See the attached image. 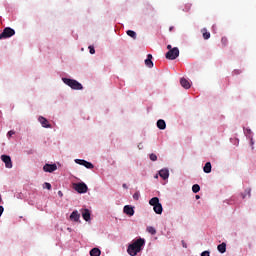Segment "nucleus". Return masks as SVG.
Here are the masks:
<instances>
[{
  "label": "nucleus",
  "mask_w": 256,
  "mask_h": 256,
  "mask_svg": "<svg viewBox=\"0 0 256 256\" xmlns=\"http://www.w3.org/2000/svg\"><path fill=\"white\" fill-rule=\"evenodd\" d=\"M144 246H145V239L138 238L132 241V243L128 245L127 253L130 256H136L137 253H141V251H143Z\"/></svg>",
  "instance_id": "1"
},
{
  "label": "nucleus",
  "mask_w": 256,
  "mask_h": 256,
  "mask_svg": "<svg viewBox=\"0 0 256 256\" xmlns=\"http://www.w3.org/2000/svg\"><path fill=\"white\" fill-rule=\"evenodd\" d=\"M62 81L63 83H65V85H68V87H71V89H74L76 91H81V89H83V85L77 82V80L63 78Z\"/></svg>",
  "instance_id": "2"
},
{
  "label": "nucleus",
  "mask_w": 256,
  "mask_h": 256,
  "mask_svg": "<svg viewBox=\"0 0 256 256\" xmlns=\"http://www.w3.org/2000/svg\"><path fill=\"white\" fill-rule=\"evenodd\" d=\"M15 35V30L11 27H6L0 34V39H9V37H13Z\"/></svg>",
  "instance_id": "3"
},
{
  "label": "nucleus",
  "mask_w": 256,
  "mask_h": 256,
  "mask_svg": "<svg viewBox=\"0 0 256 256\" xmlns=\"http://www.w3.org/2000/svg\"><path fill=\"white\" fill-rule=\"evenodd\" d=\"M177 57H179V48L177 47L172 48L166 53V59H169L170 61H174Z\"/></svg>",
  "instance_id": "4"
},
{
  "label": "nucleus",
  "mask_w": 256,
  "mask_h": 256,
  "mask_svg": "<svg viewBox=\"0 0 256 256\" xmlns=\"http://www.w3.org/2000/svg\"><path fill=\"white\" fill-rule=\"evenodd\" d=\"M73 189H75L77 193H87L88 187H87V184L80 182V183H74Z\"/></svg>",
  "instance_id": "5"
},
{
  "label": "nucleus",
  "mask_w": 256,
  "mask_h": 256,
  "mask_svg": "<svg viewBox=\"0 0 256 256\" xmlns=\"http://www.w3.org/2000/svg\"><path fill=\"white\" fill-rule=\"evenodd\" d=\"M1 161H3V163H5V167L7 169H12L13 168V162L11 161V156L2 155L1 156Z\"/></svg>",
  "instance_id": "6"
},
{
  "label": "nucleus",
  "mask_w": 256,
  "mask_h": 256,
  "mask_svg": "<svg viewBox=\"0 0 256 256\" xmlns=\"http://www.w3.org/2000/svg\"><path fill=\"white\" fill-rule=\"evenodd\" d=\"M43 171H45V173H53V171H57V164H45Z\"/></svg>",
  "instance_id": "7"
},
{
  "label": "nucleus",
  "mask_w": 256,
  "mask_h": 256,
  "mask_svg": "<svg viewBox=\"0 0 256 256\" xmlns=\"http://www.w3.org/2000/svg\"><path fill=\"white\" fill-rule=\"evenodd\" d=\"M125 215H129V217H133L135 215V209H133V206L126 205L123 209Z\"/></svg>",
  "instance_id": "8"
},
{
  "label": "nucleus",
  "mask_w": 256,
  "mask_h": 256,
  "mask_svg": "<svg viewBox=\"0 0 256 256\" xmlns=\"http://www.w3.org/2000/svg\"><path fill=\"white\" fill-rule=\"evenodd\" d=\"M38 121L41 123L42 127L46 128V129L51 128V124H49V120L46 119L45 117L40 116L38 118Z\"/></svg>",
  "instance_id": "9"
},
{
  "label": "nucleus",
  "mask_w": 256,
  "mask_h": 256,
  "mask_svg": "<svg viewBox=\"0 0 256 256\" xmlns=\"http://www.w3.org/2000/svg\"><path fill=\"white\" fill-rule=\"evenodd\" d=\"M153 55L148 54L147 59L145 60L146 67H149V69H153Z\"/></svg>",
  "instance_id": "10"
},
{
  "label": "nucleus",
  "mask_w": 256,
  "mask_h": 256,
  "mask_svg": "<svg viewBox=\"0 0 256 256\" xmlns=\"http://www.w3.org/2000/svg\"><path fill=\"white\" fill-rule=\"evenodd\" d=\"M180 85L184 88V89H191V83L189 82V80L185 79V78H181L180 79Z\"/></svg>",
  "instance_id": "11"
},
{
  "label": "nucleus",
  "mask_w": 256,
  "mask_h": 256,
  "mask_svg": "<svg viewBox=\"0 0 256 256\" xmlns=\"http://www.w3.org/2000/svg\"><path fill=\"white\" fill-rule=\"evenodd\" d=\"M82 217H83L84 221L91 220V212L89 211V209H84V211L82 212Z\"/></svg>",
  "instance_id": "12"
},
{
  "label": "nucleus",
  "mask_w": 256,
  "mask_h": 256,
  "mask_svg": "<svg viewBox=\"0 0 256 256\" xmlns=\"http://www.w3.org/2000/svg\"><path fill=\"white\" fill-rule=\"evenodd\" d=\"M157 127H158V129H161L162 131L167 129V124L165 123V120H163V119L158 120Z\"/></svg>",
  "instance_id": "13"
},
{
  "label": "nucleus",
  "mask_w": 256,
  "mask_h": 256,
  "mask_svg": "<svg viewBox=\"0 0 256 256\" xmlns=\"http://www.w3.org/2000/svg\"><path fill=\"white\" fill-rule=\"evenodd\" d=\"M159 176L162 177L164 180L169 179V170L168 169H162L159 171Z\"/></svg>",
  "instance_id": "14"
},
{
  "label": "nucleus",
  "mask_w": 256,
  "mask_h": 256,
  "mask_svg": "<svg viewBox=\"0 0 256 256\" xmlns=\"http://www.w3.org/2000/svg\"><path fill=\"white\" fill-rule=\"evenodd\" d=\"M80 217H81V215L79 214L78 211H73L70 215L71 221H76L77 222V221H79Z\"/></svg>",
  "instance_id": "15"
},
{
  "label": "nucleus",
  "mask_w": 256,
  "mask_h": 256,
  "mask_svg": "<svg viewBox=\"0 0 256 256\" xmlns=\"http://www.w3.org/2000/svg\"><path fill=\"white\" fill-rule=\"evenodd\" d=\"M153 209L157 215H161V213H163V205H161V203L154 206Z\"/></svg>",
  "instance_id": "16"
},
{
  "label": "nucleus",
  "mask_w": 256,
  "mask_h": 256,
  "mask_svg": "<svg viewBox=\"0 0 256 256\" xmlns=\"http://www.w3.org/2000/svg\"><path fill=\"white\" fill-rule=\"evenodd\" d=\"M201 33H202V35H203V39H205V40L211 39V33H209V32L207 31V28H203V29L201 30Z\"/></svg>",
  "instance_id": "17"
},
{
  "label": "nucleus",
  "mask_w": 256,
  "mask_h": 256,
  "mask_svg": "<svg viewBox=\"0 0 256 256\" xmlns=\"http://www.w3.org/2000/svg\"><path fill=\"white\" fill-rule=\"evenodd\" d=\"M159 198L157 197H153L152 199H150L149 201V205H151L152 207H155L157 205H159Z\"/></svg>",
  "instance_id": "18"
},
{
  "label": "nucleus",
  "mask_w": 256,
  "mask_h": 256,
  "mask_svg": "<svg viewBox=\"0 0 256 256\" xmlns=\"http://www.w3.org/2000/svg\"><path fill=\"white\" fill-rule=\"evenodd\" d=\"M91 256H101V250L99 248H93L90 250Z\"/></svg>",
  "instance_id": "19"
},
{
  "label": "nucleus",
  "mask_w": 256,
  "mask_h": 256,
  "mask_svg": "<svg viewBox=\"0 0 256 256\" xmlns=\"http://www.w3.org/2000/svg\"><path fill=\"white\" fill-rule=\"evenodd\" d=\"M217 249L220 253H225V251H227V244L223 242L222 244L218 245Z\"/></svg>",
  "instance_id": "20"
},
{
  "label": "nucleus",
  "mask_w": 256,
  "mask_h": 256,
  "mask_svg": "<svg viewBox=\"0 0 256 256\" xmlns=\"http://www.w3.org/2000/svg\"><path fill=\"white\" fill-rule=\"evenodd\" d=\"M204 173H211V162H207L203 168Z\"/></svg>",
  "instance_id": "21"
},
{
  "label": "nucleus",
  "mask_w": 256,
  "mask_h": 256,
  "mask_svg": "<svg viewBox=\"0 0 256 256\" xmlns=\"http://www.w3.org/2000/svg\"><path fill=\"white\" fill-rule=\"evenodd\" d=\"M128 37H131L132 39H137V33L133 30H128L127 32Z\"/></svg>",
  "instance_id": "22"
},
{
  "label": "nucleus",
  "mask_w": 256,
  "mask_h": 256,
  "mask_svg": "<svg viewBox=\"0 0 256 256\" xmlns=\"http://www.w3.org/2000/svg\"><path fill=\"white\" fill-rule=\"evenodd\" d=\"M192 191L193 193H199V191H201V186H199V184H194L192 186Z\"/></svg>",
  "instance_id": "23"
},
{
  "label": "nucleus",
  "mask_w": 256,
  "mask_h": 256,
  "mask_svg": "<svg viewBox=\"0 0 256 256\" xmlns=\"http://www.w3.org/2000/svg\"><path fill=\"white\" fill-rule=\"evenodd\" d=\"M147 231L150 233V235H155L157 233V230H155L153 226L147 227Z\"/></svg>",
  "instance_id": "24"
},
{
  "label": "nucleus",
  "mask_w": 256,
  "mask_h": 256,
  "mask_svg": "<svg viewBox=\"0 0 256 256\" xmlns=\"http://www.w3.org/2000/svg\"><path fill=\"white\" fill-rule=\"evenodd\" d=\"M75 163H77L78 165H83L84 167H85V165H87V161L81 160V159H76Z\"/></svg>",
  "instance_id": "25"
},
{
  "label": "nucleus",
  "mask_w": 256,
  "mask_h": 256,
  "mask_svg": "<svg viewBox=\"0 0 256 256\" xmlns=\"http://www.w3.org/2000/svg\"><path fill=\"white\" fill-rule=\"evenodd\" d=\"M43 189H48V191H51V183L45 182L43 184Z\"/></svg>",
  "instance_id": "26"
},
{
  "label": "nucleus",
  "mask_w": 256,
  "mask_h": 256,
  "mask_svg": "<svg viewBox=\"0 0 256 256\" xmlns=\"http://www.w3.org/2000/svg\"><path fill=\"white\" fill-rule=\"evenodd\" d=\"M221 43H222V45H223L224 47H227V43H228L227 37H222Z\"/></svg>",
  "instance_id": "27"
},
{
  "label": "nucleus",
  "mask_w": 256,
  "mask_h": 256,
  "mask_svg": "<svg viewBox=\"0 0 256 256\" xmlns=\"http://www.w3.org/2000/svg\"><path fill=\"white\" fill-rule=\"evenodd\" d=\"M141 197V194H139V192H136V193H134L133 194V199L135 200V201H139V198Z\"/></svg>",
  "instance_id": "28"
},
{
  "label": "nucleus",
  "mask_w": 256,
  "mask_h": 256,
  "mask_svg": "<svg viewBox=\"0 0 256 256\" xmlns=\"http://www.w3.org/2000/svg\"><path fill=\"white\" fill-rule=\"evenodd\" d=\"M84 167H86V169H93V163H91V162H86V164H85V166Z\"/></svg>",
  "instance_id": "29"
},
{
  "label": "nucleus",
  "mask_w": 256,
  "mask_h": 256,
  "mask_svg": "<svg viewBox=\"0 0 256 256\" xmlns=\"http://www.w3.org/2000/svg\"><path fill=\"white\" fill-rule=\"evenodd\" d=\"M150 161H157V154H150Z\"/></svg>",
  "instance_id": "30"
},
{
  "label": "nucleus",
  "mask_w": 256,
  "mask_h": 256,
  "mask_svg": "<svg viewBox=\"0 0 256 256\" xmlns=\"http://www.w3.org/2000/svg\"><path fill=\"white\" fill-rule=\"evenodd\" d=\"M88 49H89L91 55H95V47L89 46Z\"/></svg>",
  "instance_id": "31"
},
{
  "label": "nucleus",
  "mask_w": 256,
  "mask_h": 256,
  "mask_svg": "<svg viewBox=\"0 0 256 256\" xmlns=\"http://www.w3.org/2000/svg\"><path fill=\"white\" fill-rule=\"evenodd\" d=\"M8 137H13V135H15V131L13 130H10L8 133H7Z\"/></svg>",
  "instance_id": "32"
},
{
  "label": "nucleus",
  "mask_w": 256,
  "mask_h": 256,
  "mask_svg": "<svg viewBox=\"0 0 256 256\" xmlns=\"http://www.w3.org/2000/svg\"><path fill=\"white\" fill-rule=\"evenodd\" d=\"M245 193H246V195H248L249 197H251V188H247V189L245 190Z\"/></svg>",
  "instance_id": "33"
},
{
  "label": "nucleus",
  "mask_w": 256,
  "mask_h": 256,
  "mask_svg": "<svg viewBox=\"0 0 256 256\" xmlns=\"http://www.w3.org/2000/svg\"><path fill=\"white\" fill-rule=\"evenodd\" d=\"M201 256H211L209 251H204L201 253Z\"/></svg>",
  "instance_id": "34"
},
{
  "label": "nucleus",
  "mask_w": 256,
  "mask_h": 256,
  "mask_svg": "<svg viewBox=\"0 0 256 256\" xmlns=\"http://www.w3.org/2000/svg\"><path fill=\"white\" fill-rule=\"evenodd\" d=\"M233 75H241V70H234Z\"/></svg>",
  "instance_id": "35"
},
{
  "label": "nucleus",
  "mask_w": 256,
  "mask_h": 256,
  "mask_svg": "<svg viewBox=\"0 0 256 256\" xmlns=\"http://www.w3.org/2000/svg\"><path fill=\"white\" fill-rule=\"evenodd\" d=\"M182 247H184V249H187V243H185V240H182Z\"/></svg>",
  "instance_id": "36"
},
{
  "label": "nucleus",
  "mask_w": 256,
  "mask_h": 256,
  "mask_svg": "<svg viewBox=\"0 0 256 256\" xmlns=\"http://www.w3.org/2000/svg\"><path fill=\"white\" fill-rule=\"evenodd\" d=\"M58 195H59V197H63V192L59 191Z\"/></svg>",
  "instance_id": "37"
},
{
  "label": "nucleus",
  "mask_w": 256,
  "mask_h": 256,
  "mask_svg": "<svg viewBox=\"0 0 256 256\" xmlns=\"http://www.w3.org/2000/svg\"><path fill=\"white\" fill-rule=\"evenodd\" d=\"M123 189H127V184L122 185Z\"/></svg>",
  "instance_id": "38"
},
{
  "label": "nucleus",
  "mask_w": 256,
  "mask_h": 256,
  "mask_svg": "<svg viewBox=\"0 0 256 256\" xmlns=\"http://www.w3.org/2000/svg\"><path fill=\"white\" fill-rule=\"evenodd\" d=\"M167 49H169V51H171V49H173V48H171V45H168Z\"/></svg>",
  "instance_id": "39"
},
{
  "label": "nucleus",
  "mask_w": 256,
  "mask_h": 256,
  "mask_svg": "<svg viewBox=\"0 0 256 256\" xmlns=\"http://www.w3.org/2000/svg\"><path fill=\"white\" fill-rule=\"evenodd\" d=\"M173 29H175L173 26H171L170 28H169V31H173Z\"/></svg>",
  "instance_id": "40"
},
{
  "label": "nucleus",
  "mask_w": 256,
  "mask_h": 256,
  "mask_svg": "<svg viewBox=\"0 0 256 256\" xmlns=\"http://www.w3.org/2000/svg\"><path fill=\"white\" fill-rule=\"evenodd\" d=\"M247 194H242V199H245Z\"/></svg>",
  "instance_id": "41"
},
{
  "label": "nucleus",
  "mask_w": 256,
  "mask_h": 256,
  "mask_svg": "<svg viewBox=\"0 0 256 256\" xmlns=\"http://www.w3.org/2000/svg\"><path fill=\"white\" fill-rule=\"evenodd\" d=\"M201 197L199 195H196V199H200Z\"/></svg>",
  "instance_id": "42"
},
{
  "label": "nucleus",
  "mask_w": 256,
  "mask_h": 256,
  "mask_svg": "<svg viewBox=\"0 0 256 256\" xmlns=\"http://www.w3.org/2000/svg\"><path fill=\"white\" fill-rule=\"evenodd\" d=\"M139 149H141V144L138 145Z\"/></svg>",
  "instance_id": "43"
},
{
  "label": "nucleus",
  "mask_w": 256,
  "mask_h": 256,
  "mask_svg": "<svg viewBox=\"0 0 256 256\" xmlns=\"http://www.w3.org/2000/svg\"><path fill=\"white\" fill-rule=\"evenodd\" d=\"M139 149H141V144L138 145Z\"/></svg>",
  "instance_id": "44"
},
{
  "label": "nucleus",
  "mask_w": 256,
  "mask_h": 256,
  "mask_svg": "<svg viewBox=\"0 0 256 256\" xmlns=\"http://www.w3.org/2000/svg\"><path fill=\"white\" fill-rule=\"evenodd\" d=\"M157 178H158V176L156 175V176H155V179H157Z\"/></svg>",
  "instance_id": "45"
}]
</instances>
